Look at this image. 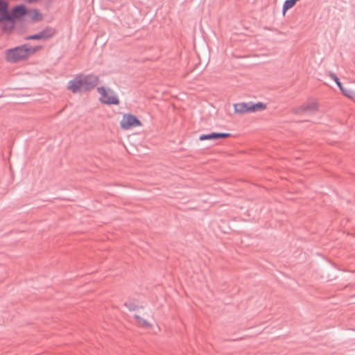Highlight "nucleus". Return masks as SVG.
Wrapping results in <instances>:
<instances>
[{
  "mask_svg": "<svg viewBox=\"0 0 355 355\" xmlns=\"http://www.w3.org/2000/svg\"><path fill=\"white\" fill-rule=\"evenodd\" d=\"M26 39L27 40H42V38L40 37V33L35 34V35H30V36L27 37Z\"/></svg>",
  "mask_w": 355,
  "mask_h": 355,
  "instance_id": "obj_17",
  "label": "nucleus"
},
{
  "mask_svg": "<svg viewBox=\"0 0 355 355\" xmlns=\"http://www.w3.org/2000/svg\"><path fill=\"white\" fill-rule=\"evenodd\" d=\"M329 76L335 81V83L338 86L340 89H343V86L342 85L341 83L340 82L338 78L336 76V74L330 71L329 72Z\"/></svg>",
  "mask_w": 355,
  "mask_h": 355,
  "instance_id": "obj_14",
  "label": "nucleus"
},
{
  "mask_svg": "<svg viewBox=\"0 0 355 355\" xmlns=\"http://www.w3.org/2000/svg\"><path fill=\"white\" fill-rule=\"evenodd\" d=\"M98 92L100 94V101L105 104H119V100L114 91L110 89H106L103 87H98Z\"/></svg>",
  "mask_w": 355,
  "mask_h": 355,
  "instance_id": "obj_5",
  "label": "nucleus"
},
{
  "mask_svg": "<svg viewBox=\"0 0 355 355\" xmlns=\"http://www.w3.org/2000/svg\"><path fill=\"white\" fill-rule=\"evenodd\" d=\"M199 139L207 140V139H216V132H212L208 135H202L200 136Z\"/></svg>",
  "mask_w": 355,
  "mask_h": 355,
  "instance_id": "obj_13",
  "label": "nucleus"
},
{
  "mask_svg": "<svg viewBox=\"0 0 355 355\" xmlns=\"http://www.w3.org/2000/svg\"><path fill=\"white\" fill-rule=\"evenodd\" d=\"M234 111H255L257 110H272L275 107L270 103H264L259 102L254 103H239L234 105Z\"/></svg>",
  "mask_w": 355,
  "mask_h": 355,
  "instance_id": "obj_3",
  "label": "nucleus"
},
{
  "mask_svg": "<svg viewBox=\"0 0 355 355\" xmlns=\"http://www.w3.org/2000/svg\"><path fill=\"white\" fill-rule=\"evenodd\" d=\"M229 137H230V133H218V132H216V139L227 138Z\"/></svg>",
  "mask_w": 355,
  "mask_h": 355,
  "instance_id": "obj_16",
  "label": "nucleus"
},
{
  "mask_svg": "<svg viewBox=\"0 0 355 355\" xmlns=\"http://www.w3.org/2000/svg\"><path fill=\"white\" fill-rule=\"evenodd\" d=\"M124 306H125L130 311H135L139 309V306H137L132 302H126L124 304Z\"/></svg>",
  "mask_w": 355,
  "mask_h": 355,
  "instance_id": "obj_15",
  "label": "nucleus"
},
{
  "mask_svg": "<svg viewBox=\"0 0 355 355\" xmlns=\"http://www.w3.org/2000/svg\"><path fill=\"white\" fill-rule=\"evenodd\" d=\"M31 51L26 45L8 49L6 52V60L10 62H17L26 59Z\"/></svg>",
  "mask_w": 355,
  "mask_h": 355,
  "instance_id": "obj_2",
  "label": "nucleus"
},
{
  "mask_svg": "<svg viewBox=\"0 0 355 355\" xmlns=\"http://www.w3.org/2000/svg\"><path fill=\"white\" fill-rule=\"evenodd\" d=\"M342 93L347 96L348 98H355V92L349 89H346L345 87H343V89H340Z\"/></svg>",
  "mask_w": 355,
  "mask_h": 355,
  "instance_id": "obj_12",
  "label": "nucleus"
},
{
  "mask_svg": "<svg viewBox=\"0 0 355 355\" xmlns=\"http://www.w3.org/2000/svg\"><path fill=\"white\" fill-rule=\"evenodd\" d=\"M134 317H135V318L137 321V325L138 326L143 327H146V328H150L151 327V324L148 322H147L146 320L141 318L139 315H135Z\"/></svg>",
  "mask_w": 355,
  "mask_h": 355,
  "instance_id": "obj_11",
  "label": "nucleus"
},
{
  "mask_svg": "<svg viewBox=\"0 0 355 355\" xmlns=\"http://www.w3.org/2000/svg\"><path fill=\"white\" fill-rule=\"evenodd\" d=\"M8 8V3L3 0H0V24L1 25L3 30H4V25L6 23V21L10 19Z\"/></svg>",
  "mask_w": 355,
  "mask_h": 355,
  "instance_id": "obj_7",
  "label": "nucleus"
},
{
  "mask_svg": "<svg viewBox=\"0 0 355 355\" xmlns=\"http://www.w3.org/2000/svg\"><path fill=\"white\" fill-rule=\"evenodd\" d=\"M320 108L318 103L316 101H312L305 104L302 110L304 111H313Z\"/></svg>",
  "mask_w": 355,
  "mask_h": 355,
  "instance_id": "obj_10",
  "label": "nucleus"
},
{
  "mask_svg": "<svg viewBox=\"0 0 355 355\" xmlns=\"http://www.w3.org/2000/svg\"><path fill=\"white\" fill-rule=\"evenodd\" d=\"M120 125L123 130H129L132 128L141 125V121L134 115L125 114L120 122Z\"/></svg>",
  "mask_w": 355,
  "mask_h": 355,
  "instance_id": "obj_6",
  "label": "nucleus"
},
{
  "mask_svg": "<svg viewBox=\"0 0 355 355\" xmlns=\"http://www.w3.org/2000/svg\"><path fill=\"white\" fill-rule=\"evenodd\" d=\"M55 33V30L53 27L47 26L44 30L40 32L42 40H46L52 37Z\"/></svg>",
  "mask_w": 355,
  "mask_h": 355,
  "instance_id": "obj_8",
  "label": "nucleus"
},
{
  "mask_svg": "<svg viewBox=\"0 0 355 355\" xmlns=\"http://www.w3.org/2000/svg\"><path fill=\"white\" fill-rule=\"evenodd\" d=\"M97 81L98 78L95 76L80 75L69 82L67 89L74 94L83 93L94 87Z\"/></svg>",
  "mask_w": 355,
  "mask_h": 355,
  "instance_id": "obj_1",
  "label": "nucleus"
},
{
  "mask_svg": "<svg viewBox=\"0 0 355 355\" xmlns=\"http://www.w3.org/2000/svg\"><path fill=\"white\" fill-rule=\"evenodd\" d=\"M27 13L24 5H19L12 8L10 12V19L6 21L4 25V31H10L14 28L15 20L19 19Z\"/></svg>",
  "mask_w": 355,
  "mask_h": 355,
  "instance_id": "obj_4",
  "label": "nucleus"
},
{
  "mask_svg": "<svg viewBox=\"0 0 355 355\" xmlns=\"http://www.w3.org/2000/svg\"><path fill=\"white\" fill-rule=\"evenodd\" d=\"M28 16L33 21H39L43 19V15L37 10H31L28 12Z\"/></svg>",
  "mask_w": 355,
  "mask_h": 355,
  "instance_id": "obj_9",
  "label": "nucleus"
}]
</instances>
